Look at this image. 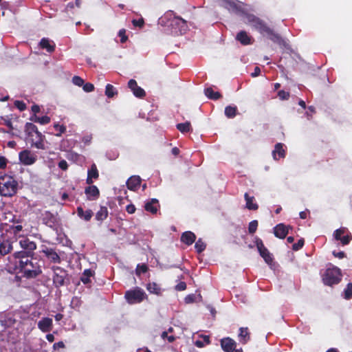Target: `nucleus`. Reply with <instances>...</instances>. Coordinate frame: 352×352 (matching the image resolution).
Returning a JSON list of instances; mask_svg holds the SVG:
<instances>
[{
  "label": "nucleus",
  "mask_w": 352,
  "mask_h": 352,
  "mask_svg": "<svg viewBox=\"0 0 352 352\" xmlns=\"http://www.w3.org/2000/svg\"><path fill=\"white\" fill-rule=\"evenodd\" d=\"M346 232V229L345 228H340V229H338L335 231V233H334V237L336 240H340L342 238V235L344 234Z\"/></svg>",
  "instance_id": "obj_46"
},
{
  "label": "nucleus",
  "mask_w": 352,
  "mask_h": 352,
  "mask_svg": "<svg viewBox=\"0 0 352 352\" xmlns=\"http://www.w3.org/2000/svg\"><path fill=\"white\" fill-rule=\"evenodd\" d=\"M58 166L62 170H65L67 169V167H68L67 162L65 160H61L58 163Z\"/></svg>",
  "instance_id": "obj_60"
},
{
  "label": "nucleus",
  "mask_w": 352,
  "mask_h": 352,
  "mask_svg": "<svg viewBox=\"0 0 352 352\" xmlns=\"http://www.w3.org/2000/svg\"><path fill=\"white\" fill-rule=\"evenodd\" d=\"M8 160L6 157L0 156V169H3L6 167Z\"/></svg>",
  "instance_id": "obj_57"
},
{
  "label": "nucleus",
  "mask_w": 352,
  "mask_h": 352,
  "mask_svg": "<svg viewBox=\"0 0 352 352\" xmlns=\"http://www.w3.org/2000/svg\"><path fill=\"white\" fill-rule=\"evenodd\" d=\"M14 258H19V266L22 270L23 267L32 262V260L29 258L27 252L19 251L14 254Z\"/></svg>",
  "instance_id": "obj_10"
},
{
  "label": "nucleus",
  "mask_w": 352,
  "mask_h": 352,
  "mask_svg": "<svg viewBox=\"0 0 352 352\" xmlns=\"http://www.w3.org/2000/svg\"><path fill=\"white\" fill-rule=\"evenodd\" d=\"M236 39L243 45H250L252 43V38L244 31L237 34Z\"/></svg>",
  "instance_id": "obj_20"
},
{
  "label": "nucleus",
  "mask_w": 352,
  "mask_h": 352,
  "mask_svg": "<svg viewBox=\"0 0 352 352\" xmlns=\"http://www.w3.org/2000/svg\"><path fill=\"white\" fill-rule=\"evenodd\" d=\"M108 210L106 207H101L97 212L96 218L98 221H102L107 217Z\"/></svg>",
  "instance_id": "obj_31"
},
{
  "label": "nucleus",
  "mask_w": 352,
  "mask_h": 352,
  "mask_svg": "<svg viewBox=\"0 0 352 352\" xmlns=\"http://www.w3.org/2000/svg\"><path fill=\"white\" fill-rule=\"evenodd\" d=\"M236 107L228 106L225 109V114L228 118H233L236 115Z\"/></svg>",
  "instance_id": "obj_36"
},
{
  "label": "nucleus",
  "mask_w": 352,
  "mask_h": 352,
  "mask_svg": "<svg viewBox=\"0 0 352 352\" xmlns=\"http://www.w3.org/2000/svg\"><path fill=\"white\" fill-rule=\"evenodd\" d=\"M12 249V246L8 241H3L0 244V254L1 255H6L8 254Z\"/></svg>",
  "instance_id": "obj_26"
},
{
  "label": "nucleus",
  "mask_w": 352,
  "mask_h": 352,
  "mask_svg": "<svg viewBox=\"0 0 352 352\" xmlns=\"http://www.w3.org/2000/svg\"><path fill=\"white\" fill-rule=\"evenodd\" d=\"M261 73V69L258 67H256L254 69V72L252 74V77L258 76Z\"/></svg>",
  "instance_id": "obj_62"
},
{
  "label": "nucleus",
  "mask_w": 352,
  "mask_h": 352,
  "mask_svg": "<svg viewBox=\"0 0 352 352\" xmlns=\"http://www.w3.org/2000/svg\"><path fill=\"white\" fill-rule=\"evenodd\" d=\"M77 213L80 218L85 221H89L93 216V212L91 210L84 211L81 207L77 208Z\"/></svg>",
  "instance_id": "obj_25"
},
{
  "label": "nucleus",
  "mask_w": 352,
  "mask_h": 352,
  "mask_svg": "<svg viewBox=\"0 0 352 352\" xmlns=\"http://www.w3.org/2000/svg\"><path fill=\"white\" fill-rule=\"evenodd\" d=\"M94 86L90 82H87L83 85V90L86 92H91L94 91Z\"/></svg>",
  "instance_id": "obj_51"
},
{
  "label": "nucleus",
  "mask_w": 352,
  "mask_h": 352,
  "mask_svg": "<svg viewBox=\"0 0 352 352\" xmlns=\"http://www.w3.org/2000/svg\"><path fill=\"white\" fill-rule=\"evenodd\" d=\"M93 275V273L91 270H86L84 272L83 276L81 277V280L85 283L87 284L89 282V277Z\"/></svg>",
  "instance_id": "obj_40"
},
{
  "label": "nucleus",
  "mask_w": 352,
  "mask_h": 352,
  "mask_svg": "<svg viewBox=\"0 0 352 352\" xmlns=\"http://www.w3.org/2000/svg\"><path fill=\"white\" fill-rule=\"evenodd\" d=\"M53 280L57 285H63L65 280V272L60 268L57 267L54 271V276Z\"/></svg>",
  "instance_id": "obj_17"
},
{
  "label": "nucleus",
  "mask_w": 352,
  "mask_h": 352,
  "mask_svg": "<svg viewBox=\"0 0 352 352\" xmlns=\"http://www.w3.org/2000/svg\"><path fill=\"white\" fill-rule=\"evenodd\" d=\"M352 297V283H350L347 285L346 288L344 290V298L349 299Z\"/></svg>",
  "instance_id": "obj_42"
},
{
  "label": "nucleus",
  "mask_w": 352,
  "mask_h": 352,
  "mask_svg": "<svg viewBox=\"0 0 352 352\" xmlns=\"http://www.w3.org/2000/svg\"><path fill=\"white\" fill-rule=\"evenodd\" d=\"M38 327L43 332H48L52 329V319L50 318H43L38 322Z\"/></svg>",
  "instance_id": "obj_12"
},
{
  "label": "nucleus",
  "mask_w": 352,
  "mask_h": 352,
  "mask_svg": "<svg viewBox=\"0 0 352 352\" xmlns=\"http://www.w3.org/2000/svg\"><path fill=\"white\" fill-rule=\"evenodd\" d=\"M19 161L25 166L34 164L37 160V156L32 151L25 149L21 151L19 154Z\"/></svg>",
  "instance_id": "obj_6"
},
{
  "label": "nucleus",
  "mask_w": 352,
  "mask_h": 352,
  "mask_svg": "<svg viewBox=\"0 0 352 352\" xmlns=\"http://www.w3.org/2000/svg\"><path fill=\"white\" fill-rule=\"evenodd\" d=\"M43 220H44L45 224H47L50 226H52V224L55 221V217L52 214H51L50 212H46L45 214V217H44Z\"/></svg>",
  "instance_id": "obj_37"
},
{
  "label": "nucleus",
  "mask_w": 352,
  "mask_h": 352,
  "mask_svg": "<svg viewBox=\"0 0 352 352\" xmlns=\"http://www.w3.org/2000/svg\"><path fill=\"white\" fill-rule=\"evenodd\" d=\"M39 45L41 48L45 49L48 52H52L55 50L54 43L46 38L41 39Z\"/></svg>",
  "instance_id": "obj_18"
},
{
  "label": "nucleus",
  "mask_w": 352,
  "mask_h": 352,
  "mask_svg": "<svg viewBox=\"0 0 352 352\" xmlns=\"http://www.w3.org/2000/svg\"><path fill=\"white\" fill-rule=\"evenodd\" d=\"M256 246L258 248V250L260 253V255L263 258L267 264H271L273 259L272 257L271 254L269 252L267 248L264 246L263 242L261 241H258L256 242Z\"/></svg>",
  "instance_id": "obj_9"
},
{
  "label": "nucleus",
  "mask_w": 352,
  "mask_h": 352,
  "mask_svg": "<svg viewBox=\"0 0 352 352\" xmlns=\"http://www.w3.org/2000/svg\"><path fill=\"white\" fill-rule=\"evenodd\" d=\"M133 94L137 97H142L145 95V91L140 87H136L133 91Z\"/></svg>",
  "instance_id": "obj_48"
},
{
  "label": "nucleus",
  "mask_w": 352,
  "mask_h": 352,
  "mask_svg": "<svg viewBox=\"0 0 352 352\" xmlns=\"http://www.w3.org/2000/svg\"><path fill=\"white\" fill-rule=\"evenodd\" d=\"M239 337L240 338L241 342H242L243 344L246 343L247 341L250 339L248 329L243 327L240 328V333Z\"/></svg>",
  "instance_id": "obj_33"
},
{
  "label": "nucleus",
  "mask_w": 352,
  "mask_h": 352,
  "mask_svg": "<svg viewBox=\"0 0 352 352\" xmlns=\"http://www.w3.org/2000/svg\"><path fill=\"white\" fill-rule=\"evenodd\" d=\"M245 199L246 201V208L249 210H256L258 205L253 202L254 197H250L248 193L245 194Z\"/></svg>",
  "instance_id": "obj_28"
},
{
  "label": "nucleus",
  "mask_w": 352,
  "mask_h": 352,
  "mask_svg": "<svg viewBox=\"0 0 352 352\" xmlns=\"http://www.w3.org/2000/svg\"><path fill=\"white\" fill-rule=\"evenodd\" d=\"M175 288L178 291H184L186 288V284L184 282H180L176 285Z\"/></svg>",
  "instance_id": "obj_58"
},
{
  "label": "nucleus",
  "mask_w": 352,
  "mask_h": 352,
  "mask_svg": "<svg viewBox=\"0 0 352 352\" xmlns=\"http://www.w3.org/2000/svg\"><path fill=\"white\" fill-rule=\"evenodd\" d=\"M147 290L152 294H156V295H160L161 294V289L159 287L157 284L155 283H148L146 286Z\"/></svg>",
  "instance_id": "obj_29"
},
{
  "label": "nucleus",
  "mask_w": 352,
  "mask_h": 352,
  "mask_svg": "<svg viewBox=\"0 0 352 352\" xmlns=\"http://www.w3.org/2000/svg\"><path fill=\"white\" fill-rule=\"evenodd\" d=\"M25 131L28 135V138L34 135V133L38 132L37 127L32 123L28 122L25 126Z\"/></svg>",
  "instance_id": "obj_32"
},
{
  "label": "nucleus",
  "mask_w": 352,
  "mask_h": 352,
  "mask_svg": "<svg viewBox=\"0 0 352 352\" xmlns=\"http://www.w3.org/2000/svg\"><path fill=\"white\" fill-rule=\"evenodd\" d=\"M44 253L47 256V258H50V260H52L53 262L60 263L59 256L53 250L47 249L44 251Z\"/></svg>",
  "instance_id": "obj_27"
},
{
  "label": "nucleus",
  "mask_w": 352,
  "mask_h": 352,
  "mask_svg": "<svg viewBox=\"0 0 352 352\" xmlns=\"http://www.w3.org/2000/svg\"><path fill=\"white\" fill-rule=\"evenodd\" d=\"M258 226V222L256 220L251 221L249 224L248 230L249 232L253 234L256 232Z\"/></svg>",
  "instance_id": "obj_45"
},
{
  "label": "nucleus",
  "mask_w": 352,
  "mask_h": 352,
  "mask_svg": "<svg viewBox=\"0 0 352 352\" xmlns=\"http://www.w3.org/2000/svg\"><path fill=\"white\" fill-rule=\"evenodd\" d=\"M19 245L21 248L28 251H32L36 248L35 243L30 241L25 237H21V239L19 240Z\"/></svg>",
  "instance_id": "obj_14"
},
{
  "label": "nucleus",
  "mask_w": 352,
  "mask_h": 352,
  "mask_svg": "<svg viewBox=\"0 0 352 352\" xmlns=\"http://www.w3.org/2000/svg\"><path fill=\"white\" fill-rule=\"evenodd\" d=\"M85 193L89 199L95 200L99 196V190L96 186H90L85 189Z\"/></svg>",
  "instance_id": "obj_19"
},
{
  "label": "nucleus",
  "mask_w": 352,
  "mask_h": 352,
  "mask_svg": "<svg viewBox=\"0 0 352 352\" xmlns=\"http://www.w3.org/2000/svg\"><path fill=\"white\" fill-rule=\"evenodd\" d=\"M54 129L58 132L56 135L60 136L62 133H65L66 131L65 126L63 125H59L58 124H55L54 125Z\"/></svg>",
  "instance_id": "obj_44"
},
{
  "label": "nucleus",
  "mask_w": 352,
  "mask_h": 352,
  "mask_svg": "<svg viewBox=\"0 0 352 352\" xmlns=\"http://www.w3.org/2000/svg\"><path fill=\"white\" fill-rule=\"evenodd\" d=\"M256 29L263 36L279 45L283 43L280 36L267 25L266 23H257Z\"/></svg>",
  "instance_id": "obj_3"
},
{
  "label": "nucleus",
  "mask_w": 352,
  "mask_h": 352,
  "mask_svg": "<svg viewBox=\"0 0 352 352\" xmlns=\"http://www.w3.org/2000/svg\"><path fill=\"white\" fill-rule=\"evenodd\" d=\"M333 255H334L336 257H338V258H344V256H345V254H344V253L343 252H338V253H336V252H333Z\"/></svg>",
  "instance_id": "obj_63"
},
{
  "label": "nucleus",
  "mask_w": 352,
  "mask_h": 352,
  "mask_svg": "<svg viewBox=\"0 0 352 352\" xmlns=\"http://www.w3.org/2000/svg\"><path fill=\"white\" fill-rule=\"evenodd\" d=\"M205 94L211 99H218L221 97L219 92H214L212 88H207L205 89Z\"/></svg>",
  "instance_id": "obj_34"
},
{
  "label": "nucleus",
  "mask_w": 352,
  "mask_h": 352,
  "mask_svg": "<svg viewBox=\"0 0 352 352\" xmlns=\"http://www.w3.org/2000/svg\"><path fill=\"white\" fill-rule=\"evenodd\" d=\"M146 297V293L140 288L129 290L125 294V298L130 304L139 303Z\"/></svg>",
  "instance_id": "obj_5"
},
{
  "label": "nucleus",
  "mask_w": 352,
  "mask_h": 352,
  "mask_svg": "<svg viewBox=\"0 0 352 352\" xmlns=\"http://www.w3.org/2000/svg\"><path fill=\"white\" fill-rule=\"evenodd\" d=\"M32 111L34 113V115H36V113L40 111L39 106L34 104L32 107Z\"/></svg>",
  "instance_id": "obj_64"
},
{
  "label": "nucleus",
  "mask_w": 352,
  "mask_h": 352,
  "mask_svg": "<svg viewBox=\"0 0 352 352\" xmlns=\"http://www.w3.org/2000/svg\"><path fill=\"white\" fill-rule=\"evenodd\" d=\"M72 82L74 85L78 86V87H81L84 84V80L82 78L79 77V76H74L72 78Z\"/></svg>",
  "instance_id": "obj_47"
},
{
  "label": "nucleus",
  "mask_w": 352,
  "mask_h": 352,
  "mask_svg": "<svg viewBox=\"0 0 352 352\" xmlns=\"http://www.w3.org/2000/svg\"><path fill=\"white\" fill-rule=\"evenodd\" d=\"M174 26L175 29L179 28V34H184L186 31L187 23H174Z\"/></svg>",
  "instance_id": "obj_43"
},
{
  "label": "nucleus",
  "mask_w": 352,
  "mask_h": 352,
  "mask_svg": "<svg viewBox=\"0 0 352 352\" xmlns=\"http://www.w3.org/2000/svg\"><path fill=\"white\" fill-rule=\"evenodd\" d=\"M159 205L158 201L155 199H151L150 201L145 204V210L148 212H151L154 214L156 213L158 209Z\"/></svg>",
  "instance_id": "obj_22"
},
{
  "label": "nucleus",
  "mask_w": 352,
  "mask_h": 352,
  "mask_svg": "<svg viewBox=\"0 0 352 352\" xmlns=\"http://www.w3.org/2000/svg\"><path fill=\"white\" fill-rule=\"evenodd\" d=\"M197 298L199 299V300H201V296L200 294H199L197 296H196L195 294H190V295H188L185 298L184 300L186 304H189V303H192V302L197 301Z\"/></svg>",
  "instance_id": "obj_38"
},
{
  "label": "nucleus",
  "mask_w": 352,
  "mask_h": 352,
  "mask_svg": "<svg viewBox=\"0 0 352 352\" xmlns=\"http://www.w3.org/2000/svg\"><path fill=\"white\" fill-rule=\"evenodd\" d=\"M221 346L223 351L232 352L236 346V342L230 338H226L221 340Z\"/></svg>",
  "instance_id": "obj_11"
},
{
  "label": "nucleus",
  "mask_w": 352,
  "mask_h": 352,
  "mask_svg": "<svg viewBox=\"0 0 352 352\" xmlns=\"http://www.w3.org/2000/svg\"><path fill=\"white\" fill-rule=\"evenodd\" d=\"M351 239V236L350 235L344 236L341 238L340 241L343 245H346L349 243Z\"/></svg>",
  "instance_id": "obj_59"
},
{
  "label": "nucleus",
  "mask_w": 352,
  "mask_h": 352,
  "mask_svg": "<svg viewBox=\"0 0 352 352\" xmlns=\"http://www.w3.org/2000/svg\"><path fill=\"white\" fill-rule=\"evenodd\" d=\"M303 245H304V240L303 239H300L298 241V243H294L293 245V250H298L299 249L302 248Z\"/></svg>",
  "instance_id": "obj_55"
},
{
  "label": "nucleus",
  "mask_w": 352,
  "mask_h": 352,
  "mask_svg": "<svg viewBox=\"0 0 352 352\" xmlns=\"http://www.w3.org/2000/svg\"><path fill=\"white\" fill-rule=\"evenodd\" d=\"M195 249L198 252H201L206 248V244L201 241V239H199L195 245Z\"/></svg>",
  "instance_id": "obj_41"
},
{
  "label": "nucleus",
  "mask_w": 352,
  "mask_h": 352,
  "mask_svg": "<svg viewBox=\"0 0 352 352\" xmlns=\"http://www.w3.org/2000/svg\"><path fill=\"white\" fill-rule=\"evenodd\" d=\"M119 36L121 38V42L124 43L127 40V36H126V30L124 29H122L118 32Z\"/></svg>",
  "instance_id": "obj_50"
},
{
  "label": "nucleus",
  "mask_w": 352,
  "mask_h": 352,
  "mask_svg": "<svg viewBox=\"0 0 352 352\" xmlns=\"http://www.w3.org/2000/svg\"><path fill=\"white\" fill-rule=\"evenodd\" d=\"M126 210L129 214H133L135 211V207L134 205L130 204L126 206Z\"/></svg>",
  "instance_id": "obj_61"
},
{
  "label": "nucleus",
  "mask_w": 352,
  "mask_h": 352,
  "mask_svg": "<svg viewBox=\"0 0 352 352\" xmlns=\"http://www.w3.org/2000/svg\"><path fill=\"white\" fill-rule=\"evenodd\" d=\"M30 120L34 122L40 123L41 124H46L50 122V118L48 116L38 117L36 115H33Z\"/></svg>",
  "instance_id": "obj_30"
},
{
  "label": "nucleus",
  "mask_w": 352,
  "mask_h": 352,
  "mask_svg": "<svg viewBox=\"0 0 352 352\" xmlns=\"http://www.w3.org/2000/svg\"><path fill=\"white\" fill-rule=\"evenodd\" d=\"M221 7L235 14L246 16L249 22H261L254 14H250V6L239 0H219Z\"/></svg>",
  "instance_id": "obj_1"
},
{
  "label": "nucleus",
  "mask_w": 352,
  "mask_h": 352,
  "mask_svg": "<svg viewBox=\"0 0 352 352\" xmlns=\"http://www.w3.org/2000/svg\"><path fill=\"white\" fill-rule=\"evenodd\" d=\"M14 105L17 107L20 111H23L26 109V105L24 102L21 101L16 100L14 102Z\"/></svg>",
  "instance_id": "obj_52"
},
{
  "label": "nucleus",
  "mask_w": 352,
  "mask_h": 352,
  "mask_svg": "<svg viewBox=\"0 0 352 352\" xmlns=\"http://www.w3.org/2000/svg\"><path fill=\"white\" fill-rule=\"evenodd\" d=\"M273 158L275 160H278L280 157H285V151L283 149V144L281 143H278L275 145L274 150L272 152Z\"/></svg>",
  "instance_id": "obj_16"
},
{
  "label": "nucleus",
  "mask_w": 352,
  "mask_h": 352,
  "mask_svg": "<svg viewBox=\"0 0 352 352\" xmlns=\"http://www.w3.org/2000/svg\"><path fill=\"white\" fill-rule=\"evenodd\" d=\"M196 236L192 232H185L183 233L181 240L187 245H191L195 241Z\"/></svg>",
  "instance_id": "obj_21"
},
{
  "label": "nucleus",
  "mask_w": 352,
  "mask_h": 352,
  "mask_svg": "<svg viewBox=\"0 0 352 352\" xmlns=\"http://www.w3.org/2000/svg\"><path fill=\"white\" fill-rule=\"evenodd\" d=\"M22 228L23 227L21 225L13 226L11 228V232L16 236L22 230Z\"/></svg>",
  "instance_id": "obj_54"
},
{
  "label": "nucleus",
  "mask_w": 352,
  "mask_h": 352,
  "mask_svg": "<svg viewBox=\"0 0 352 352\" xmlns=\"http://www.w3.org/2000/svg\"><path fill=\"white\" fill-rule=\"evenodd\" d=\"M177 129L182 133L188 132L191 130V125L189 122L180 123L177 125Z\"/></svg>",
  "instance_id": "obj_35"
},
{
  "label": "nucleus",
  "mask_w": 352,
  "mask_h": 352,
  "mask_svg": "<svg viewBox=\"0 0 352 352\" xmlns=\"http://www.w3.org/2000/svg\"><path fill=\"white\" fill-rule=\"evenodd\" d=\"M28 140L31 142V145L32 146L36 147L38 149H44V136L41 134V132L38 131L28 138Z\"/></svg>",
  "instance_id": "obj_7"
},
{
  "label": "nucleus",
  "mask_w": 352,
  "mask_h": 352,
  "mask_svg": "<svg viewBox=\"0 0 352 352\" xmlns=\"http://www.w3.org/2000/svg\"><path fill=\"white\" fill-rule=\"evenodd\" d=\"M128 86L131 89V91H134V89L138 87V85H137V82L135 80L133 79H131L128 82Z\"/></svg>",
  "instance_id": "obj_56"
},
{
  "label": "nucleus",
  "mask_w": 352,
  "mask_h": 352,
  "mask_svg": "<svg viewBox=\"0 0 352 352\" xmlns=\"http://www.w3.org/2000/svg\"><path fill=\"white\" fill-rule=\"evenodd\" d=\"M148 270L146 265H138L136 268V274L140 275L141 273H145Z\"/></svg>",
  "instance_id": "obj_49"
},
{
  "label": "nucleus",
  "mask_w": 352,
  "mask_h": 352,
  "mask_svg": "<svg viewBox=\"0 0 352 352\" xmlns=\"http://www.w3.org/2000/svg\"><path fill=\"white\" fill-rule=\"evenodd\" d=\"M140 182L141 179L140 177L133 176L128 179L126 185L130 190H134L138 186H140Z\"/></svg>",
  "instance_id": "obj_23"
},
{
  "label": "nucleus",
  "mask_w": 352,
  "mask_h": 352,
  "mask_svg": "<svg viewBox=\"0 0 352 352\" xmlns=\"http://www.w3.org/2000/svg\"><path fill=\"white\" fill-rule=\"evenodd\" d=\"M17 183L13 177L4 175L0 177V195L10 197L16 192Z\"/></svg>",
  "instance_id": "obj_2"
},
{
  "label": "nucleus",
  "mask_w": 352,
  "mask_h": 352,
  "mask_svg": "<svg viewBox=\"0 0 352 352\" xmlns=\"http://www.w3.org/2000/svg\"><path fill=\"white\" fill-rule=\"evenodd\" d=\"M175 19H177L181 22H187L182 18L176 16L175 12L171 10L166 12L163 16L160 18L159 21L162 20L161 22H172Z\"/></svg>",
  "instance_id": "obj_13"
},
{
  "label": "nucleus",
  "mask_w": 352,
  "mask_h": 352,
  "mask_svg": "<svg viewBox=\"0 0 352 352\" xmlns=\"http://www.w3.org/2000/svg\"><path fill=\"white\" fill-rule=\"evenodd\" d=\"M98 177V172L96 164H92L91 169L88 170V175L87 179V183L91 184L93 183L92 179H97Z\"/></svg>",
  "instance_id": "obj_24"
},
{
  "label": "nucleus",
  "mask_w": 352,
  "mask_h": 352,
  "mask_svg": "<svg viewBox=\"0 0 352 352\" xmlns=\"http://www.w3.org/2000/svg\"><path fill=\"white\" fill-rule=\"evenodd\" d=\"M116 91L113 85L108 84L106 86L105 94L109 98H112L116 94Z\"/></svg>",
  "instance_id": "obj_39"
},
{
  "label": "nucleus",
  "mask_w": 352,
  "mask_h": 352,
  "mask_svg": "<svg viewBox=\"0 0 352 352\" xmlns=\"http://www.w3.org/2000/svg\"><path fill=\"white\" fill-rule=\"evenodd\" d=\"M340 270L336 267L328 268L323 275V282L325 285H332L337 284L341 280Z\"/></svg>",
  "instance_id": "obj_4"
},
{
  "label": "nucleus",
  "mask_w": 352,
  "mask_h": 352,
  "mask_svg": "<svg viewBox=\"0 0 352 352\" xmlns=\"http://www.w3.org/2000/svg\"><path fill=\"white\" fill-rule=\"evenodd\" d=\"M287 234L288 228L283 223H280L274 228V234L276 237L284 239Z\"/></svg>",
  "instance_id": "obj_15"
},
{
  "label": "nucleus",
  "mask_w": 352,
  "mask_h": 352,
  "mask_svg": "<svg viewBox=\"0 0 352 352\" xmlns=\"http://www.w3.org/2000/svg\"><path fill=\"white\" fill-rule=\"evenodd\" d=\"M22 271L28 277L31 278L36 276L41 272L39 267L34 265L32 261L25 265Z\"/></svg>",
  "instance_id": "obj_8"
},
{
  "label": "nucleus",
  "mask_w": 352,
  "mask_h": 352,
  "mask_svg": "<svg viewBox=\"0 0 352 352\" xmlns=\"http://www.w3.org/2000/svg\"><path fill=\"white\" fill-rule=\"evenodd\" d=\"M278 96L281 100H287L289 98V92H286L283 90H281L278 91Z\"/></svg>",
  "instance_id": "obj_53"
}]
</instances>
